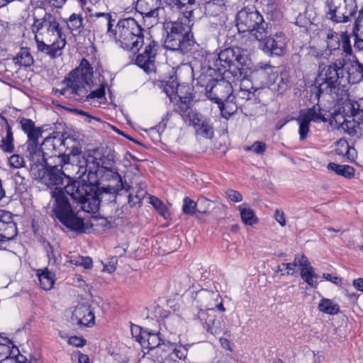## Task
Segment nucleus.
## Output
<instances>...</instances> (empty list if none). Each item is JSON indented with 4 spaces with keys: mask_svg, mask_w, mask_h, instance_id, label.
<instances>
[{
    "mask_svg": "<svg viewBox=\"0 0 363 363\" xmlns=\"http://www.w3.org/2000/svg\"><path fill=\"white\" fill-rule=\"evenodd\" d=\"M193 10H183L184 17L171 24L164 40V47L171 50L187 54L196 50V44L191 30L190 17Z\"/></svg>",
    "mask_w": 363,
    "mask_h": 363,
    "instance_id": "5",
    "label": "nucleus"
},
{
    "mask_svg": "<svg viewBox=\"0 0 363 363\" xmlns=\"http://www.w3.org/2000/svg\"><path fill=\"white\" fill-rule=\"evenodd\" d=\"M33 19L32 30L38 50L52 58L60 56L67 42L56 17L39 8L34 11Z\"/></svg>",
    "mask_w": 363,
    "mask_h": 363,
    "instance_id": "1",
    "label": "nucleus"
},
{
    "mask_svg": "<svg viewBox=\"0 0 363 363\" xmlns=\"http://www.w3.org/2000/svg\"><path fill=\"white\" fill-rule=\"evenodd\" d=\"M345 86L341 90V100L343 101L341 106L335 108L330 114L329 123H335L337 128H342L348 118L358 117V120L363 121V109L359 108V104L357 101L350 99V92Z\"/></svg>",
    "mask_w": 363,
    "mask_h": 363,
    "instance_id": "10",
    "label": "nucleus"
},
{
    "mask_svg": "<svg viewBox=\"0 0 363 363\" xmlns=\"http://www.w3.org/2000/svg\"><path fill=\"white\" fill-rule=\"evenodd\" d=\"M243 150L246 152L251 151L257 155H262L266 150V144L261 141H256L252 145H245Z\"/></svg>",
    "mask_w": 363,
    "mask_h": 363,
    "instance_id": "49",
    "label": "nucleus"
},
{
    "mask_svg": "<svg viewBox=\"0 0 363 363\" xmlns=\"http://www.w3.org/2000/svg\"><path fill=\"white\" fill-rule=\"evenodd\" d=\"M59 160L60 162H63V164H60L51 167L48 171H46L45 168L43 169V175L38 179L42 180V182L48 186H57L62 184V175L70 179L69 169H77V166L68 162V157L64 156L60 157Z\"/></svg>",
    "mask_w": 363,
    "mask_h": 363,
    "instance_id": "13",
    "label": "nucleus"
},
{
    "mask_svg": "<svg viewBox=\"0 0 363 363\" xmlns=\"http://www.w3.org/2000/svg\"><path fill=\"white\" fill-rule=\"evenodd\" d=\"M288 38L283 32L274 34V55L284 56L287 51Z\"/></svg>",
    "mask_w": 363,
    "mask_h": 363,
    "instance_id": "25",
    "label": "nucleus"
},
{
    "mask_svg": "<svg viewBox=\"0 0 363 363\" xmlns=\"http://www.w3.org/2000/svg\"><path fill=\"white\" fill-rule=\"evenodd\" d=\"M182 211L186 215H194L198 212L197 203L189 197H185L183 201Z\"/></svg>",
    "mask_w": 363,
    "mask_h": 363,
    "instance_id": "46",
    "label": "nucleus"
},
{
    "mask_svg": "<svg viewBox=\"0 0 363 363\" xmlns=\"http://www.w3.org/2000/svg\"><path fill=\"white\" fill-rule=\"evenodd\" d=\"M154 61L155 58H152L143 52L138 55L135 60L136 64L143 68L145 71H148L152 69Z\"/></svg>",
    "mask_w": 363,
    "mask_h": 363,
    "instance_id": "44",
    "label": "nucleus"
},
{
    "mask_svg": "<svg viewBox=\"0 0 363 363\" xmlns=\"http://www.w3.org/2000/svg\"><path fill=\"white\" fill-rule=\"evenodd\" d=\"M1 150L4 152H11L13 150L14 146L13 145V135L10 125H7L6 137L1 140L0 145Z\"/></svg>",
    "mask_w": 363,
    "mask_h": 363,
    "instance_id": "45",
    "label": "nucleus"
},
{
    "mask_svg": "<svg viewBox=\"0 0 363 363\" xmlns=\"http://www.w3.org/2000/svg\"><path fill=\"white\" fill-rule=\"evenodd\" d=\"M238 209L240 213L242 220L245 224L252 225L257 223V218L252 209L246 208L244 205L239 206Z\"/></svg>",
    "mask_w": 363,
    "mask_h": 363,
    "instance_id": "38",
    "label": "nucleus"
},
{
    "mask_svg": "<svg viewBox=\"0 0 363 363\" xmlns=\"http://www.w3.org/2000/svg\"><path fill=\"white\" fill-rule=\"evenodd\" d=\"M340 46H342V50L341 57L353 58V56H356L353 53L350 35L347 32H341L340 33Z\"/></svg>",
    "mask_w": 363,
    "mask_h": 363,
    "instance_id": "32",
    "label": "nucleus"
},
{
    "mask_svg": "<svg viewBox=\"0 0 363 363\" xmlns=\"http://www.w3.org/2000/svg\"><path fill=\"white\" fill-rule=\"evenodd\" d=\"M0 232L3 238L10 240L17 235V228L15 223H2L0 222Z\"/></svg>",
    "mask_w": 363,
    "mask_h": 363,
    "instance_id": "39",
    "label": "nucleus"
},
{
    "mask_svg": "<svg viewBox=\"0 0 363 363\" xmlns=\"http://www.w3.org/2000/svg\"><path fill=\"white\" fill-rule=\"evenodd\" d=\"M325 6L326 18L336 23L349 21L357 11L356 0H326Z\"/></svg>",
    "mask_w": 363,
    "mask_h": 363,
    "instance_id": "12",
    "label": "nucleus"
},
{
    "mask_svg": "<svg viewBox=\"0 0 363 363\" xmlns=\"http://www.w3.org/2000/svg\"><path fill=\"white\" fill-rule=\"evenodd\" d=\"M68 29L74 34H79L83 28V18L81 15L72 13L65 21Z\"/></svg>",
    "mask_w": 363,
    "mask_h": 363,
    "instance_id": "31",
    "label": "nucleus"
},
{
    "mask_svg": "<svg viewBox=\"0 0 363 363\" xmlns=\"http://www.w3.org/2000/svg\"><path fill=\"white\" fill-rule=\"evenodd\" d=\"M216 296V294L212 291L201 290L196 293L194 301L196 303V306L200 307L201 310H213L214 306L211 301Z\"/></svg>",
    "mask_w": 363,
    "mask_h": 363,
    "instance_id": "23",
    "label": "nucleus"
},
{
    "mask_svg": "<svg viewBox=\"0 0 363 363\" xmlns=\"http://www.w3.org/2000/svg\"><path fill=\"white\" fill-rule=\"evenodd\" d=\"M247 56L240 48H228L221 50L216 62V66H220L224 72H230L235 77H242V67L247 62Z\"/></svg>",
    "mask_w": 363,
    "mask_h": 363,
    "instance_id": "11",
    "label": "nucleus"
},
{
    "mask_svg": "<svg viewBox=\"0 0 363 363\" xmlns=\"http://www.w3.org/2000/svg\"><path fill=\"white\" fill-rule=\"evenodd\" d=\"M233 89L232 84L225 80L213 81L211 84H208L206 90L207 97L214 101L216 104H220L233 96Z\"/></svg>",
    "mask_w": 363,
    "mask_h": 363,
    "instance_id": "15",
    "label": "nucleus"
},
{
    "mask_svg": "<svg viewBox=\"0 0 363 363\" xmlns=\"http://www.w3.org/2000/svg\"><path fill=\"white\" fill-rule=\"evenodd\" d=\"M9 163L13 168H21L25 165V160L23 157L19 155H13L9 159Z\"/></svg>",
    "mask_w": 363,
    "mask_h": 363,
    "instance_id": "56",
    "label": "nucleus"
},
{
    "mask_svg": "<svg viewBox=\"0 0 363 363\" xmlns=\"http://www.w3.org/2000/svg\"><path fill=\"white\" fill-rule=\"evenodd\" d=\"M340 48V35L335 32L329 33L327 35V48L325 52H329V55H335Z\"/></svg>",
    "mask_w": 363,
    "mask_h": 363,
    "instance_id": "34",
    "label": "nucleus"
},
{
    "mask_svg": "<svg viewBox=\"0 0 363 363\" xmlns=\"http://www.w3.org/2000/svg\"><path fill=\"white\" fill-rule=\"evenodd\" d=\"M358 26L353 27L352 28V36L354 37V48L357 51L363 50V38L358 35Z\"/></svg>",
    "mask_w": 363,
    "mask_h": 363,
    "instance_id": "52",
    "label": "nucleus"
},
{
    "mask_svg": "<svg viewBox=\"0 0 363 363\" xmlns=\"http://www.w3.org/2000/svg\"><path fill=\"white\" fill-rule=\"evenodd\" d=\"M97 190L96 186L80 180L73 181L65 187V191L88 213H95L99 209L100 201Z\"/></svg>",
    "mask_w": 363,
    "mask_h": 363,
    "instance_id": "9",
    "label": "nucleus"
},
{
    "mask_svg": "<svg viewBox=\"0 0 363 363\" xmlns=\"http://www.w3.org/2000/svg\"><path fill=\"white\" fill-rule=\"evenodd\" d=\"M93 70L90 63L82 59L79 65L72 70L62 81L64 85L60 89H55V94L76 101L101 99L105 96L106 85L91 90L93 86Z\"/></svg>",
    "mask_w": 363,
    "mask_h": 363,
    "instance_id": "2",
    "label": "nucleus"
},
{
    "mask_svg": "<svg viewBox=\"0 0 363 363\" xmlns=\"http://www.w3.org/2000/svg\"><path fill=\"white\" fill-rule=\"evenodd\" d=\"M46 252L49 259V263L52 264H55L57 261L58 254H57V252L54 251L53 247L50 244H48V245L46 246Z\"/></svg>",
    "mask_w": 363,
    "mask_h": 363,
    "instance_id": "62",
    "label": "nucleus"
},
{
    "mask_svg": "<svg viewBox=\"0 0 363 363\" xmlns=\"http://www.w3.org/2000/svg\"><path fill=\"white\" fill-rule=\"evenodd\" d=\"M301 278L313 289H316L318 286L317 279L318 275L315 273L314 268L310 267L309 268H301L300 271Z\"/></svg>",
    "mask_w": 363,
    "mask_h": 363,
    "instance_id": "33",
    "label": "nucleus"
},
{
    "mask_svg": "<svg viewBox=\"0 0 363 363\" xmlns=\"http://www.w3.org/2000/svg\"><path fill=\"white\" fill-rule=\"evenodd\" d=\"M11 357L10 347L5 344H0V363Z\"/></svg>",
    "mask_w": 363,
    "mask_h": 363,
    "instance_id": "64",
    "label": "nucleus"
},
{
    "mask_svg": "<svg viewBox=\"0 0 363 363\" xmlns=\"http://www.w3.org/2000/svg\"><path fill=\"white\" fill-rule=\"evenodd\" d=\"M36 274L43 289L48 291L53 287L55 281V274L48 268L38 269Z\"/></svg>",
    "mask_w": 363,
    "mask_h": 363,
    "instance_id": "24",
    "label": "nucleus"
},
{
    "mask_svg": "<svg viewBox=\"0 0 363 363\" xmlns=\"http://www.w3.org/2000/svg\"><path fill=\"white\" fill-rule=\"evenodd\" d=\"M318 308L320 312L330 315H337L340 311L337 303H335L333 300L326 298L320 299Z\"/></svg>",
    "mask_w": 363,
    "mask_h": 363,
    "instance_id": "28",
    "label": "nucleus"
},
{
    "mask_svg": "<svg viewBox=\"0 0 363 363\" xmlns=\"http://www.w3.org/2000/svg\"><path fill=\"white\" fill-rule=\"evenodd\" d=\"M144 29L133 18L121 19L111 32V39L122 48L137 52L144 43Z\"/></svg>",
    "mask_w": 363,
    "mask_h": 363,
    "instance_id": "6",
    "label": "nucleus"
},
{
    "mask_svg": "<svg viewBox=\"0 0 363 363\" xmlns=\"http://www.w3.org/2000/svg\"><path fill=\"white\" fill-rule=\"evenodd\" d=\"M157 47V43L155 41L152 40L146 45L143 53L152 57V58H155Z\"/></svg>",
    "mask_w": 363,
    "mask_h": 363,
    "instance_id": "58",
    "label": "nucleus"
},
{
    "mask_svg": "<svg viewBox=\"0 0 363 363\" xmlns=\"http://www.w3.org/2000/svg\"><path fill=\"white\" fill-rule=\"evenodd\" d=\"M227 198L234 202H240L242 200V196L237 191L228 189L225 191Z\"/></svg>",
    "mask_w": 363,
    "mask_h": 363,
    "instance_id": "61",
    "label": "nucleus"
},
{
    "mask_svg": "<svg viewBox=\"0 0 363 363\" xmlns=\"http://www.w3.org/2000/svg\"><path fill=\"white\" fill-rule=\"evenodd\" d=\"M227 0H204V9L206 14L218 16L225 9Z\"/></svg>",
    "mask_w": 363,
    "mask_h": 363,
    "instance_id": "26",
    "label": "nucleus"
},
{
    "mask_svg": "<svg viewBox=\"0 0 363 363\" xmlns=\"http://www.w3.org/2000/svg\"><path fill=\"white\" fill-rule=\"evenodd\" d=\"M284 9V6H282L280 4L276 3L274 0V21H278L279 22L281 20L283 17Z\"/></svg>",
    "mask_w": 363,
    "mask_h": 363,
    "instance_id": "60",
    "label": "nucleus"
},
{
    "mask_svg": "<svg viewBox=\"0 0 363 363\" xmlns=\"http://www.w3.org/2000/svg\"><path fill=\"white\" fill-rule=\"evenodd\" d=\"M355 118L358 119V117H352L350 118H348V120L345 121L344 125L342 127L344 131L352 137L357 135V128L359 126L361 122L362 121L361 120L356 121Z\"/></svg>",
    "mask_w": 363,
    "mask_h": 363,
    "instance_id": "43",
    "label": "nucleus"
},
{
    "mask_svg": "<svg viewBox=\"0 0 363 363\" xmlns=\"http://www.w3.org/2000/svg\"><path fill=\"white\" fill-rule=\"evenodd\" d=\"M298 124V134L301 141L306 140L310 131V123L308 119L304 118L300 114L296 119Z\"/></svg>",
    "mask_w": 363,
    "mask_h": 363,
    "instance_id": "40",
    "label": "nucleus"
},
{
    "mask_svg": "<svg viewBox=\"0 0 363 363\" xmlns=\"http://www.w3.org/2000/svg\"><path fill=\"white\" fill-rule=\"evenodd\" d=\"M252 94L248 89H240L236 93L235 96V101L240 107L243 105V102L247 101L251 99Z\"/></svg>",
    "mask_w": 363,
    "mask_h": 363,
    "instance_id": "50",
    "label": "nucleus"
},
{
    "mask_svg": "<svg viewBox=\"0 0 363 363\" xmlns=\"http://www.w3.org/2000/svg\"><path fill=\"white\" fill-rule=\"evenodd\" d=\"M240 106L235 103V96H233L221 103L218 104V108L223 117L228 118L236 112Z\"/></svg>",
    "mask_w": 363,
    "mask_h": 363,
    "instance_id": "29",
    "label": "nucleus"
},
{
    "mask_svg": "<svg viewBox=\"0 0 363 363\" xmlns=\"http://www.w3.org/2000/svg\"><path fill=\"white\" fill-rule=\"evenodd\" d=\"M337 144L339 145H341V147H344V149L346 150V152H344V150H342L341 148H337L335 150L336 153L338 155L347 156V158L349 160H350V152L351 147L349 145L348 142L346 140L340 139L337 141Z\"/></svg>",
    "mask_w": 363,
    "mask_h": 363,
    "instance_id": "55",
    "label": "nucleus"
},
{
    "mask_svg": "<svg viewBox=\"0 0 363 363\" xmlns=\"http://www.w3.org/2000/svg\"><path fill=\"white\" fill-rule=\"evenodd\" d=\"M201 115L196 111L190 110L188 114L186 116L184 121H189V123L192 125L195 128L203 121Z\"/></svg>",
    "mask_w": 363,
    "mask_h": 363,
    "instance_id": "48",
    "label": "nucleus"
},
{
    "mask_svg": "<svg viewBox=\"0 0 363 363\" xmlns=\"http://www.w3.org/2000/svg\"><path fill=\"white\" fill-rule=\"evenodd\" d=\"M195 129L197 135L205 138L211 139L213 136V128L209 119L204 118Z\"/></svg>",
    "mask_w": 363,
    "mask_h": 363,
    "instance_id": "37",
    "label": "nucleus"
},
{
    "mask_svg": "<svg viewBox=\"0 0 363 363\" xmlns=\"http://www.w3.org/2000/svg\"><path fill=\"white\" fill-rule=\"evenodd\" d=\"M50 205L52 216L57 218L64 225L75 231L84 230V220L72 209L64 190L55 187L50 191Z\"/></svg>",
    "mask_w": 363,
    "mask_h": 363,
    "instance_id": "7",
    "label": "nucleus"
},
{
    "mask_svg": "<svg viewBox=\"0 0 363 363\" xmlns=\"http://www.w3.org/2000/svg\"><path fill=\"white\" fill-rule=\"evenodd\" d=\"M129 202H133L134 203L137 202V201H135V199L138 201H140L147 195L146 190L143 189V187L141 186L140 185L137 186L135 187H129Z\"/></svg>",
    "mask_w": 363,
    "mask_h": 363,
    "instance_id": "42",
    "label": "nucleus"
},
{
    "mask_svg": "<svg viewBox=\"0 0 363 363\" xmlns=\"http://www.w3.org/2000/svg\"><path fill=\"white\" fill-rule=\"evenodd\" d=\"M179 96V101L177 104V112L185 119L186 116L188 114L191 107V96Z\"/></svg>",
    "mask_w": 363,
    "mask_h": 363,
    "instance_id": "36",
    "label": "nucleus"
},
{
    "mask_svg": "<svg viewBox=\"0 0 363 363\" xmlns=\"http://www.w3.org/2000/svg\"><path fill=\"white\" fill-rule=\"evenodd\" d=\"M94 314L86 305H77L72 312L71 320L73 324L80 326H92L94 323Z\"/></svg>",
    "mask_w": 363,
    "mask_h": 363,
    "instance_id": "18",
    "label": "nucleus"
},
{
    "mask_svg": "<svg viewBox=\"0 0 363 363\" xmlns=\"http://www.w3.org/2000/svg\"><path fill=\"white\" fill-rule=\"evenodd\" d=\"M149 201L160 214L164 218L166 217V214L167 213V207L157 197L150 196Z\"/></svg>",
    "mask_w": 363,
    "mask_h": 363,
    "instance_id": "47",
    "label": "nucleus"
},
{
    "mask_svg": "<svg viewBox=\"0 0 363 363\" xmlns=\"http://www.w3.org/2000/svg\"><path fill=\"white\" fill-rule=\"evenodd\" d=\"M114 155L112 150L106 146L88 150L77 166L78 173L81 175L88 172L89 179L100 177L111 180L113 190L117 191L123 189L122 179L115 166Z\"/></svg>",
    "mask_w": 363,
    "mask_h": 363,
    "instance_id": "3",
    "label": "nucleus"
},
{
    "mask_svg": "<svg viewBox=\"0 0 363 363\" xmlns=\"http://www.w3.org/2000/svg\"><path fill=\"white\" fill-rule=\"evenodd\" d=\"M170 351H172V352L168 359H172V360H174L173 359L174 357H177L179 359H185L187 355V352H188L187 350L182 346H179L177 347H175L174 349H172L170 347V349L167 350V352H166V354Z\"/></svg>",
    "mask_w": 363,
    "mask_h": 363,
    "instance_id": "51",
    "label": "nucleus"
},
{
    "mask_svg": "<svg viewBox=\"0 0 363 363\" xmlns=\"http://www.w3.org/2000/svg\"><path fill=\"white\" fill-rule=\"evenodd\" d=\"M344 60L347 82L350 84H356L363 82V64L359 61L357 57H344Z\"/></svg>",
    "mask_w": 363,
    "mask_h": 363,
    "instance_id": "17",
    "label": "nucleus"
},
{
    "mask_svg": "<svg viewBox=\"0 0 363 363\" xmlns=\"http://www.w3.org/2000/svg\"><path fill=\"white\" fill-rule=\"evenodd\" d=\"M211 205L212 202L206 198L199 199L197 203L198 213L206 214Z\"/></svg>",
    "mask_w": 363,
    "mask_h": 363,
    "instance_id": "54",
    "label": "nucleus"
},
{
    "mask_svg": "<svg viewBox=\"0 0 363 363\" xmlns=\"http://www.w3.org/2000/svg\"><path fill=\"white\" fill-rule=\"evenodd\" d=\"M327 167L329 170L335 172L336 174L349 179L354 178L355 176V169L347 164H338L330 162Z\"/></svg>",
    "mask_w": 363,
    "mask_h": 363,
    "instance_id": "27",
    "label": "nucleus"
},
{
    "mask_svg": "<svg viewBox=\"0 0 363 363\" xmlns=\"http://www.w3.org/2000/svg\"><path fill=\"white\" fill-rule=\"evenodd\" d=\"M27 157L30 162V173L37 179L43 175V169L47 166L44 152L38 146V141L27 143Z\"/></svg>",
    "mask_w": 363,
    "mask_h": 363,
    "instance_id": "14",
    "label": "nucleus"
},
{
    "mask_svg": "<svg viewBox=\"0 0 363 363\" xmlns=\"http://www.w3.org/2000/svg\"><path fill=\"white\" fill-rule=\"evenodd\" d=\"M345 74L344 57L336 59L330 65H319L318 75L314 81V89L318 99L323 94H330L340 84Z\"/></svg>",
    "mask_w": 363,
    "mask_h": 363,
    "instance_id": "8",
    "label": "nucleus"
},
{
    "mask_svg": "<svg viewBox=\"0 0 363 363\" xmlns=\"http://www.w3.org/2000/svg\"><path fill=\"white\" fill-rule=\"evenodd\" d=\"M15 64L29 67L33 63V58L27 48H21L13 58Z\"/></svg>",
    "mask_w": 363,
    "mask_h": 363,
    "instance_id": "35",
    "label": "nucleus"
},
{
    "mask_svg": "<svg viewBox=\"0 0 363 363\" xmlns=\"http://www.w3.org/2000/svg\"><path fill=\"white\" fill-rule=\"evenodd\" d=\"M138 342L144 349L152 351V355H159L162 359L166 355L170 346L162 342L158 334L143 332L138 337Z\"/></svg>",
    "mask_w": 363,
    "mask_h": 363,
    "instance_id": "16",
    "label": "nucleus"
},
{
    "mask_svg": "<svg viewBox=\"0 0 363 363\" xmlns=\"http://www.w3.org/2000/svg\"><path fill=\"white\" fill-rule=\"evenodd\" d=\"M69 262L76 266L82 267L84 269H91L93 266V262L91 257L80 255L70 256Z\"/></svg>",
    "mask_w": 363,
    "mask_h": 363,
    "instance_id": "41",
    "label": "nucleus"
},
{
    "mask_svg": "<svg viewBox=\"0 0 363 363\" xmlns=\"http://www.w3.org/2000/svg\"><path fill=\"white\" fill-rule=\"evenodd\" d=\"M21 124L22 129L28 135V142L37 141L40 133L35 128L34 123L30 119L23 118L21 121Z\"/></svg>",
    "mask_w": 363,
    "mask_h": 363,
    "instance_id": "30",
    "label": "nucleus"
},
{
    "mask_svg": "<svg viewBox=\"0 0 363 363\" xmlns=\"http://www.w3.org/2000/svg\"><path fill=\"white\" fill-rule=\"evenodd\" d=\"M165 1L172 7L177 6L178 9H182L186 5L191 6L194 4L196 0H165Z\"/></svg>",
    "mask_w": 363,
    "mask_h": 363,
    "instance_id": "53",
    "label": "nucleus"
},
{
    "mask_svg": "<svg viewBox=\"0 0 363 363\" xmlns=\"http://www.w3.org/2000/svg\"><path fill=\"white\" fill-rule=\"evenodd\" d=\"M323 112L326 113V111L321 108L318 105H314L306 110H301L299 114L304 118L308 119L309 122H327L328 118H325V113Z\"/></svg>",
    "mask_w": 363,
    "mask_h": 363,
    "instance_id": "21",
    "label": "nucleus"
},
{
    "mask_svg": "<svg viewBox=\"0 0 363 363\" xmlns=\"http://www.w3.org/2000/svg\"><path fill=\"white\" fill-rule=\"evenodd\" d=\"M279 72L274 79V84L277 82V91L283 94L290 86V69L286 67L279 68Z\"/></svg>",
    "mask_w": 363,
    "mask_h": 363,
    "instance_id": "22",
    "label": "nucleus"
},
{
    "mask_svg": "<svg viewBox=\"0 0 363 363\" xmlns=\"http://www.w3.org/2000/svg\"><path fill=\"white\" fill-rule=\"evenodd\" d=\"M274 218L281 227H284L286 225L285 213L281 209H277L275 211Z\"/></svg>",
    "mask_w": 363,
    "mask_h": 363,
    "instance_id": "63",
    "label": "nucleus"
},
{
    "mask_svg": "<svg viewBox=\"0 0 363 363\" xmlns=\"http://www.w3.org/2000/svg\"><path fill=\"white\" fill-rule=\"evenodd\" d=\"M207 324L208 330L214 335L220 333L223 329V323L218 320H208Z\"/></svg>",
    "mask_w": 363,
    "mask_h": 363,
    "instance_id": "57",
    "label": "nucleus"
},
{
    "mask_svg": "<svg viewBox=\"0 0 363 363\" xmlns=\"http://www.w3.org/2000/svg\"><path fill=\"white\" fill-rule=\"evenodd\" d=\"M236 26L240 33L248 32L254 36L259 43V48L264 52L272 55L271 30L255 7H245L237 13Z\"/></svg>",
    "mask_w": 363,
    "mask_h": 363,
    "instance_id": "4",
    "label": "nucleus"
},
{
    "mask_svg": "<svg viewBox=\"0 0 363 363\" xmlns=\"http://www.w3.org/2000/svg\"><path fill=\"white\" fill-rule=\"evenodd\" d=\"M94 16L96 18L94 21V34L97 35L102 31L106 30L107 35L111 38V31L114 30L111 14L108 13H96Z\"/></svg>",
    "mask_w": 363,
    "mask_h": 363,
    "instance_id": "19",
    "label": "nucleus"
},
{
    "mask_svg": "<svg viewBox=\"0 0 363 363\" xmlns=\"http://www.w3.org/2000/svg\"><path fill=\"white\" fill-rule=\"evenodd\" d=\"M161 0H138L136 9L146 17H157Z\"/></svg>",
    "mask_w": 363,
    "mask_h": 363,
    "instance_id": "20",
    "label": "nucleus"
},
{
    "mask_svg": "<svg viewBox=\"0 0 363 363\" xmlns=\"http://www.w3.org/2000/svg\"><path fill=\"white\" fill-rule=\"evenodd\" d=\"M295 263L296 266H299L301 268H309L310 267H312L310 265V262L308 259V258L304 255H297L295 256L294 258Z\"/></svg>",
    "mask_w": 363,
    "mask_h": 363,
    "instance_id": "59",
    "label": "nucleus"
}]
</instances>
